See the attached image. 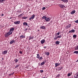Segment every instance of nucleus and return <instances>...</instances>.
I'll list each match as a JSON object with an SVG mask.
<instances>
[{"instance_id":"1","label":"nucleus","mask_w":78,"mask_h":78,"mask_svg":"<svg viewBox=\"0 0 78 78\" xmlns=\"http://www.w3.org/2000/svg\"><path fill=\"white\" fill-rule=\"evenodd\" d=\"M59 6L61 8H62V9H63V8H64V7H65V5H64L62 4H59Z\"/></svg>"},{"instance_id":"2","label":"nucleus","mask_w":78,"mask_h":78,"mask_svg":"<svg viewBox=\"0 0 78 78\" xmlns=\"http://www.w3.org/2000/svg\"><path fill=\"white\" fill-rule=\"evenodd\" d=\"M20 22V21H15L14 22V23L15 24V25H17L19 24Z\"/></svg>"},{"instance_id":"3","label":"nucleus","mask_w":78,"mask_h":78,"mask_svg":"<svg viewBox=\"0 0 78 78\" xmlns=\"http://www.w3.org/2000/svg\"><path fill=\"white\" fill-rule=\"evenodd\" d=\"M34 17H35V15H33L32 16H31V17L29 18V20H31V19H33L34 18Z\"/></svg>"},{"instance_id":"4","label":"nucleus","mask_w":78,"mask_h":78,"mask_svg":"<svg viewBox=\"0 0 78 78\" xmlns=\"http://www.w3.org/2000/svg\"><path fill=\"white\" fill-rule=\"evenodd\" d=\"M45 40L44 39L42 40L41 41V44H44V43H45Z\"/></svg>"},{"instance_id":"5","label":"nucleus","mask_w":78,"mask_h":78,"mask_svg":"<svg viewBox=\"0 0 78 78\" xmlns=\"http://www.w3.org/2000/svg\"><path fill=\"white\" fill-rule=\"evenodd\" d=\"M71 27V24H70L69 25H67L66 26V28H69Z\"/></svg>"},{"instance_id":"6","label":"nucleus","mask_w":78,"mask_h":78,"mask_svg":"<svg viewBox=\"0 0 78 78\" xmlns=\"http://www.w3.org/2000/svg\"><path fill=\"white\" fill-rule=\"evenodd\" d=\"M50 20V19H49V18L47 17H46V19H45V20L46 22H49Z\"/></svg>"},{"instance_id":"7","label":"nucleus","mask_w":78,"mask_h":78,"mask_svg":"<svg viewBox=\"0 0 78 78\" xmlns=\"http://www.w3.org/2000/svg\"><path fill=\"white\" fill-rule=\"evenodd\" d=\"M40 28H41V29H43V30H45V26H41Z\"/></svg>"},{"instance_id":"8","label":"nucleus","mask_w":78,"mask_h":78,"mask_svg":"<svg viewBox=\"0 0 78 78\" xmlns=\"http://www.w3.org/2000/svg\"><path fill=\"white\" fill-rule=\"evenodd\" d=\"M62 2H63L64 3H67L68 2V0H61Z\"/></svg>"},{"instance_id":"9","label":"nucleus","mask_w":78,"mask_h":78,"mask_svg":"<svg viewBox=\"0 0 78 78\" xmlns=\"http://www.w3.org/2000/svg\"><path fill=\"white\" fill-rule=\"evenodd\" d=\"M62 69H63V67H58V70L59 71H60V70H61Z\"/></svg>"},{"instance_id":"10","label":"nucleus","mask_w":78,"mask_h":78,"mask_svg":"<svg viewBox=\"0 0 78 78\" xmlns=\"http://www.w3.org/2000/svg\"><path fill=\"white\" fill-rule=\"evenodd\" d=\"M9 36V35L8 33H7L6 34H5V37H8Z\"/></svg>"},{"instance_id":"11","label":"nucleus","mask_w":78,"mask_h":78,"mask_svg":"<svg viewBox=\"0 0 78 78\" xmlns=\"http://www.w3.org/2000/svg\"><path fill=\"white\" fill-rule=\"evenodd\" d=\"M12 43H15V41L12 40L10 41V44H12Z\"/></svg>"},{"instance_id":"12","label":"nucleus","mask_w":78,"mask_h":78,"mask_svg":"<svg viewBox=\"0 0 78 78\" xmlns=\"http://www.w3.org/2000/svg\"><path fill=\"white\" fill-rule=\"evenodd\" d=\"M14 29H15L14 28H12L10 29V31L11 32L12 31H12H14Z\"/></svg>"},{"instance_id":"13","label":"nucleus","mask_w":78,"mask_h":78,"mask_svg":"<svg viewBox=\"0 0 78 78\" xmlns=\"http://www.w3.org/2000/svg\"><path fill=\"white\" fill-rule=\"evenodd\" d=\"M75 30L73 29H72V30L69 31V33H74L75 32Z\"/></svg>"},{"instance_id":"14","label":"nucleus","mask_w":78,"mask_h":78,"mask_svg":"<svg viewBox=\"0 0 78 78\" xmlns=\"http://www.w3.org/2000/svg\"><path fill=\"white\" fill-rule=\"evenodd\" d=\"M20 37L22 39H23V38H25V36H23V35H22L20 36Z\"/></svg>"},{"instance_id":"15","label":"nucleus","mask_w":78,"mask_h":78,"mask_svg":"<svg viewBox=\"0 0 78 78\" xmlns=\"http://www.w3.org/2000/svg\"><path fill=\"white\" fill-rule=\"evenodd\" d=\"M75 10H73L71 12V14H75Z\"/></svg>"},{"instance_id":"16","label":"nucleus","mask_w":78,"mask_h":78,"mask_svg":"<svg viewBox=\"0 0 78 78\" xmlns=\"http://www.w3.org/2000/svg\"><path fill=\"white\" fill-rule=\"evenodd\" d=\"M59 42H60L58 41H57L55 42V44H56V45H58L59 44Z\"/></svg>"},{"instance_id":"17","label":"nucleus","mask_w":78,"mask_h":78,"mask_svg":"<svg viewBox=\"0 0 78 78\" xmlns=\"http://www.w3.org/2000/svg\"><path fill=\"white\" fill-rule=\"evenodd\" d=\"M8 52V51L7 50V51H5L3 52V54L5 55V54H6Z\"/></svg>"},{"instance_id":"18","label":"nucleus","mask_w":78,"mask_h":78,"mask_svg":"<svg viewBox=\"0 0 78 78\" xmlns=\"http://www.w3.org/2000/svg\"><path fill=\"white\" fill-rule=\"evenodd\" d=\"M12 32H11V31H9V32L7 33H8V34H9V35H11V34H12Z\"/></svg>"},{"instance_id":"19","label":"nucleus","mask_w":78,"mask_h":78,"mask_svg":"<svg viewBox=\"0 0 78 78\" xmlns=\"http://www.w3.org/2000/svg\"><path fill=\"white\" fill-rule=\"evenodd\" d=\"M22 16H23V13L20 14L19 16H18V17L20 18V17H22Z\"/></svg>"},{"instance_id":"20","label":"nucleus","mask_w":78,"mask_h":78,"mask_svg":"<svg viewBox=\"0 0 78 78\" xmlns=\"http://www.w3.org/2000/svg\"><path fill=\"white\" fill-rule=\"evenodd\" d=\"M46 18L47 17H46V16H44L42 17V19H46Z\"/></svg>"},{"instance_id":"21","label":"nucleus","mask_w":78,"mask_h":78,"mask_svg":"<svg viewBox=\"0 0 78 78\" xmlns=\"http://www.w3.org/2000/svg\"><path fill=\"white\" fill-rule=\"evenodd\" d=\"M45 55H47V56H48L49 55H50V53H49V52H45Z\"/></svg>"},{"instance_id":"22","label":"nucleus","mask_w":78,"mask_h":78,"mask_svg":"<svg viewBox=\"0 0 78 78\" xmlns=\"http://www.w3.org/2000/svg\"><path fill=\"white\" fill-rule=\"evenodd\" d=\"M37 58H38V59H39V58H40V55L39 54H37V56L36 57Z\"/></svg>"},{"instance_id":"23","label":"nucleus","mask_w":78,"mask_h":78,"mask_svg":"<svg viewBox=\"0 0 78 78\" xmlns=\"http://www.w3.org/2000/svg\"><path fill=\"white\" fill-rule=\"evenodd\" d=\"M44 64H45V62H43L40 64L41 66H43V65H44Z\"/></svg>"},{"instance_id":"24","label":"nucleus","mask_w":78,"mask_h":78,"mask_svg":"<svg viewBox=\"0 0 78 78\" xmlns=\"http://www.w3.org/2000/svg\"><path fill=\"white\" fill-rule=\"evenodd\" d=\"M23 25H28V23L27 22H24L23 23Z\"/></svg>"},{"instance_id":"25","label":"nucleus","mask_w":78,"mask_h":78,"mask_svg":"<svg viewBox=\"0 0 78 78\" xmlns=\"http://www.w3.org/2000/svg\"><path fill=\"white\" fill-rule=\"evenodd\" d=\"M74 76H75V77L77 76V77H78V72L75 74V75H74Z\"/></svg>"},{"instance_id":"26","label":"nucleus","mask_w":78,"mask_h":78,"mask_svg":"<svg viewBox=\"0 0 78 78\" xmlns=\"http://www.w3.org/2000/svg\"><path fill=\"white\" fill-rule=\"evenodd\" d=\"M34 39V37H30L29 39V41H30V40H31V39Z\"/></svg>"},{"instance_id":"27","label":"nucleus","mask_w":78,"mask_h":78,"mask_svg":"<svg viewBox=\"0 0 78 78\" xmlns=\"http://www.w3.org/2000/svg\"><path fill=\"white\" fill-rule=\"evenodd\" d=\"M73 53H76V55H78V51H75L73 52Z\"/></svg>"},{"instance_id":"28","label":"nucleus","mask_w":78,"mask_h":78,"mask_svg":"<svg viewBox=\"0 0 78 78\" xmlns=\"http://www.w3.org/2000/svg\"><path fill=\"white\" fill-rule=\"evenodd\" d=\"M73 38H76V37H77V36H76V35L74 34L73 35Z\"/></svg>"},{"instance_id":"29","label":"nucleus","mask_w":78,"mask_h":78,"mask_svg":"<svg viewBox=\"0 0 78 78\" xmlns=\"http://www.w3.org/2000/svg\"><path fill=\"white\" fill-rule=\"evenodd\" d=\"M15 61V62L16 63V62H17L18 61H19V60H18L17 59H15L14 60Z\"/></svg>"},{"instance_id":"30","label":"nucleus","mask_w":78,"mask_h":78,"mask_svg":"<svg viewBox=\"0 0 78 78\" xmlns=\"http://www.w3.org/2000/svg\"><path fill=\"white\" fill-rule=\"evenodd\" d=\"M27 18H28V17H22V19H27Z\"/></svg>"},{"instance_id":"31","label":"nucleus","mask_w":78,"mask_h":78,"mask_svg":"<svg viewBox=\"0 0 78 78\" xmlns=\"http://www.w3.org/2000/svg\"><path fill=\"white\" fill-rule=\"evenodd\" d=\"M55 67H56L58 66V63H56L55 64Z\"/></svg>"},{"instance_id":"32","label":"nucleus","mask_w":78,"mask_h":78,"mask_svg":"<svg viewBox=\"0 0 78 78\" xmlns=\"http://www.w3.org/2000/svg\"><path fill=\"white\" fill-rule=\"evenodd\" d=\"M61 36L62 35H58V36L57 37L58 38H61Z\"/></svg>"},{"instance_id":"33","label":"nucleus","mask_w":78,"mask_h":78,"mask_svg":"<svg viewBox=\"0 0 78 78\" xmlns=\"http://www.w3.org/2000/svg\"><path fill=\"white\" fill-rule=\"evenodd\" d=\"M59 76H60V74H58L56 76V77H57V78H59Z\"/></svg>"},{"instance_id":"34","label":"nucleus","mask_w":78,"mask_h":78,"mask_svg":"<svg viewBox=\"0 0 78 78\" xmlns=\"http://www.w3.org/2000/svg\"><path fill=\"white\" fill-rule=\"evenodd\" d=\"M39 60H42V57H41L38 58Z\"/></svg>"},{"instance_id":"35","label":"nucleus","mask_w":78,"mask_h":78,"mask_svg":"<svg viewBox=\"0 0 78 78\" xmlns=\"http://www.w3.org/2000/svg\"><path fill=\"white\" fill-rule=\"evenodd\" d=\"M75 50H78V45L75 48Z\"/></svg>"},{"instance_id":"36","label":"nucleus","mask_w":78,"mask_h":78,"mask_svg":"<svg viewBox=\"0 0 78 78\" xmlns=\"http://www.w3.org/2000/svg\"><path fill=\"white\" fill-rule=\"evenodd\" d=\"M67 76H71V74L70 73H69L67 75Z\"/></svg>"},{"instance_id":"37","label":"nucleus","mask_w":78,"mask_h":78,"mask_svg":"<svg viewBox=\"0 0 78 78\" xmlns=\"http://www.w3.org/2000/svg\"><path fill=\"white\" fill-rule=\"evenodd\" d=\"M74 22L76 23H78V20H77L75 21Z\"/></svg>"},{"instance_id":"38","label":"nucleus","mask_w":78,"mask_h":78,"mask_svg":"<svg viewBox=\"0 0 78 78\" xmlns=\"http://www.w3.org/2000/svg\"><path fill=\"white\" fill-rule=\"evenodd\" d=\"M19 66V65H17L16 66L15 68H17V67H18Z\"/></svg>"},{"instance_id":"39","label":"nucleus","mask_w":78,"mask_h":78,"mask_svg":"<svg viewBox=\"0 0 78 78\" xmlns=\"http://www.w3.org/2000/svg\"><path fill=\"white\" fill-rule=\"evenodd\" d=\"M43 72H44V70H40V72H41V73H43Z\"/></svg>"},{"instance_id":"40","label":"nucleus","mask_w":78,"mask_h":78,"mask_svg":"<svg viewBox=\"0 0 78 78\" xmlns=\"http://www.w3.org/2000/svg\"><path fill=\"white\" fill-rule=\"evenodd\" d=\"M57 39H58L57 37H54V40H57Z\"/></svg>"},{"instance_id":"41","label":"nucleus","mask_w":78,"mask_h":78,"mask_svg":"<svg viewBox=\"0 0 78 78\" xmlns=\"http://www.w3.org/2000/svg\"><path fill=\"white\" fill-rule=\"evenodd\" d=\"M14 73L13 72V73H12L11 74H9V76H11V75H13V73Z\"/></svg>"},{"instance_id":"42","label":"nucleus","mask_w":78,"mask_h":78,"mask_svg":"<svg viewBox=\"0 0 78 78\" xmlns=\"http://www.w3.org/2000/svg\"><path fill=\"white\" fill-rule=\"evenodd\" d=\"M43 62H44V63H45H45H46V62H47V60H44V61Z\"/></svg>"},{"instance_id":"43","label":"nucleus","mask_w":78,"mask_h":78,"mask_svg":"<svg viewBox=\"0 0 78 78\" xmlns=\"http://www.w3.org/2000/svg\"><path fill=\"white\" fill-rule=\"evenodd\" d=\"M57 34V36H58L59 35V32H58V33L57 34Z\"/></svg>"},{"instance_id":"44","label":"nucleus","mask_w":78,"mask_h":78,"mask_svg":"<svg viewBox=\"0 0 78 78\" xmlns=\"http://www.w3.org/2000/svg\"><path fill=\"white\" fill-rule=\"evenodd\" d=\"M46 8L45 7H44L43 8V10H44V9H45Z\"/></svg>"},{"instance_id":"45","label":"nucleus","mask_w":78,"mask_h":78,"mask_svg":"<svg viewBox=\"0 0 78 78\" xmlns=\"http://www.w3.org/2000/svg\"><path fill=\"white\" fill-rule=\"evenodd\" d=\"M5 0H1V2L3 3V2H5Z\"/></svg>"},{"instance_id":"46","label":"nucleus","mask_w":78,"mask_h":78,"mask_svg":"<svg viewBox=\"0 0 78 78\" xmlns=\"http://www.w3.org/2000/svg\"><path fill=\"white\" fill-rule=\"evenodd\" d=\"M19 53H20V54H22V51H20V52H19Z\"/></svg>"},{"instance_id":"47","label":"nucleus","mask_w":78,"mask_h":78,"mask_svg":"<svg viewBox=\"0 0 78 78\" xmlns=\"http://www.w3.org/2000/svg\"><path fill=\"white\" fill-rule=\"evenodd\" d=\"M74 78H78V77L76 76V77H75V76H74Z\"/></svg>"},{"instance_id":"48","label":"nucleus","mask_w":78,"mask_h":78,"mask_svg":"<svg viewBox=\"0 0 78 78\" xmlns=\"http://www.w3.org/2000/svg\"><path fill=\"white\" fill-rule=\"evenodd\" d=\"M2 3V0H0V3Z\"/></svg>"},{"instance_id":"49","label":"nucleus","mask_w":78,"mask_h":78,"mask_svg":"<svg viewBox=\"0 0 78 78\" xmlns=\"http://www.w3.org/2000/svg\"><path fill=\"white\" fill-rule=\"evenodd\" d=\"M2 16H4V14H2Z\"/></svg>"},{"instance_id":"50","label":"nucleus","mask_w":78,"mask_h":78,"mask_svg":"<svg viewBox=\"0 0 78 78\" xmlns=\"http://www.w3.org/2000/svg\"><path fill=\"white\" fill-rule=\"evenodd\" d=\"M25 31H27V28H26L25 30Z\"/></svg>"},{"instance_id":"51","label":"nucleus","mask_w":78,"mask_h":78,"mask_svg":"<svg viewBox=\"0 0 78 78\" xmlns=\"http://www.w3.org/2000/svg\"><path fill=\"white\" fill-rule=\"evenodd\" d=\"M56 36H57V34H55V37H56Z\"/></svg>"},{"instance_id":"52","label":"nucleus","mask_w":78,"mask_h":78,"mask_svg":"<svg viewBox=\"0 0 78 78\" xmlns=\"http://www.w3.org/2000/svg\"><path fill=\"white\" fill-rule=\"evenodd\" d=\"M12 19V17L10 18V19Z\"/></svg>"},{"instance_id":"53","label":"nucleus","mask_w":78,"mask_h":78,"mask_svg":"<svg viewBox=\"0 0 78 78\" xmlns=\"http://www.w3.org/2000/svg\"><path fill=\"white\" fill-rule=\"evenodd\" d=\"M27 26H28V27H30V26H29V25H28V24H27Z\"/></svg>"},{"instance_id":"54","label":"nucleus","mask_w":78,"mask_h":78,"mask_svg":"<svg viewBox=\"0 0 78 78\" xmlns=\"http://www.w3.org/2000/svg\"><path fill=\"white\" fill-rule=\"evenodd\" d=\"M46 47V46L44 47V48H45Z\"/></svg>"},{"instance_id":"55","label":"nucleus","mask_w":78,"mask_h":78,"mask_svg":"<svg viewBox=\"0 0 78 78\" xmlns=\"http://www.w3.org/2000/svg\"><path fill=\"white\" fill-rule=\"evenodd\" d=\"M2 61H3V58H2Z\"/></svg>"},{"instance_id":"56","label":"nucleus","mask_w":78,"mask_h":78,"mask_svg":"<svg viewBox=\"0 0 78 78\" xmlns=\"http://www.w3.org/2000/svg\"><path fill=\"white\" fill-rule=\"evenodd\" d=\"M59 65H60V63H58V65L59 66Z\"/></svg>"},{"instance_id":"57","label":"nucleus","mask_w":78,"mask_h":78,"mask_svg":"<svg viewBox=\"0 0 78 78\" xmlns=\"http://www.w3.org/2000/svg\"><path fill=\"white\" fill-rule=\"evenodd\" d=\"M78 60H77L76 61V62H78Z\"/></svg>"},{"instance_id":"58","label":"nucleus","mask_w":78,"mask_h":78,"mask_svg":"<svg viewBox=\"0 0 78 78\" xmlns=\"http://www.w3.org/2000/svg\"><path fill=\"white\" fill-rule=\"evenodd\" d=\"M39 66H41V64H39Z\"/></svg>"},{"instance_id":"59","label":"nucleus","mask_w":78,"mask_h":78,"mask_svg":"<svg viewBox=\"0 0 78 78\" xmlns=\"http://www.w3.org/2000/svg\"><path fill=\"white\" fill-rule=\"evenodd\" d=\"M38 31H39V30H38Z\"/></svg>"},{"instance_id":"60","label":"nucleus","mask_w":78,"mask_h":78,"mask_svg":"<svg viewBox=\"0 0 78 78\" xmlns=\"http://www.w3.org/2000/svg\"><path fill=\"white\" fill-rule=\"evenodd\" d=\"M43 78H45V77H43Z\"/></svg>"},{"instance_id":"61","label":"nucleus","mask_w":78,"mask_h":78,"mask_svg":"<svg viewBox=\"0 0 78 78\" xmlns=\"http://www.w3.org/2000/svg\"><path fill=\"white\" fill-rule=\"evenodd\" d=\"M30 0H29V1H30Z\"/></svg>"},{"instance_id":"62","label":"nucleus","mask_w":78,"mask_h":78,"mask_svg":"<svg viewBox=\"0 0 78 78\" xmlns=\"http://www.w3.org/2000/svg\"><path fill=\"white\" fill-rule=\"evenodd\" d=\"M30 13H31V12H30Z\"/></svg>"},{"instance_id":"63","label":"nucleus","mask_w":78,"mask_h":78,"mask_svg":"<svg viewBox=\"0 0 78 78\" xmlns=\"http://www.w3.org/2000/svg\"><path fill=\"white\" fill-rule=\"evenodd\" d=\"M14 78H16L15 77Z\"/></svg>"}]
</instances>
